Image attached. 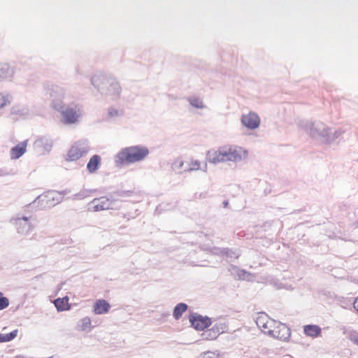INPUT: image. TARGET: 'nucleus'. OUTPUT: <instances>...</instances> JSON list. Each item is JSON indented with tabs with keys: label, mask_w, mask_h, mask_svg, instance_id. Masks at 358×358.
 <instances>
[{
	"label": "nucleus",
	"mask_w": 358,
	"mask_h": 358,
	"mask_svg": "<svg viewBox=\"0 0 358 358\" xmlns=\"http://www.w3.org/2000/svg\"><path fill=\"white\" fill-rule=\"evenodd\" d=\"M55 306L59 311L67 310L70 308L69 298H59L54 301Z\"/></svg>",
	"instance_id": "18"
},
{
	"label": "nucleus",
	"mask_w": 358,
	"mask_h": 358,
	"mask_svg": "<svg viewBox=\"0 0 358 358\" xmlns=\"http://www.w3.org/2000/svg\"><path fill=\"white\" fill-rule=\"evenodd\" d=\"M91 325V321L89 317H85L83 320V329L90 328Z\"/></svg>",
	"instance_id": "28"
},
{
	"label": "nucleus",
	"mask_w": 358,
	"mask_h": 358,
	"mask_svg": "<svg viewBox=\"0 0 358 358\" xmlns=\"http://www.w3.org/2000/svg\"><path fill=\"white\" fill-rule=\"evenodd\" d=\"M27 147V141L19 143L10 150V157L13 159H16L20 157L25 153Z\"/></svg>",
	"instance_id": "12"
},
{
	"label": "nucleus",
	"mask_w": 358,
	"mask_h": 358,
	"mask_svg": "<svg viewBox=\"0 0 358 358\" xmlns=\"http://www.w3.org/2000/svg\"><path fill=\"white\" fill-rule=\"evenodd\" d=\"M56 193L55 192H48L39 196V199L46 204L54 206L57 203L55 200Z\"/></svg>",
	"instance_id": "17"
},
{
	"label": "nucleus",
	"mask_w": 358,
	"mask_h": 358,
	"mask_svg": "<svg viewBox=\"0 0 358 358\" xmlns=\"http://www.w3.org/2000/svg\"><path fill=\"white\" fill-rule=\"evenodd\" d=\"M149 153L145 147L131 146L122 149L117 155L121 164H130L143 159Z\"/></svg>",
	"instance_id": "1"
},
{
	"label": "nucleus",
	"mask_w": 358,
	"mask_h": 358,
	"mask_svg": "<svg viewBox=\"0 0 358 358\" xmlns=\"http://www.w3.org/2000/svg\"><path fill=\"white\" fill-rule=\"evenodd\" d=\"M109 90L112 94H119L120 92V87L117 82H113L110 84V88Z\"/></svg>",
	"instance_id": "24"
},
{
	"label": "nucleus",
	"mask_w": 358,
	"mask_h": 358,
	"mask_svg": "<svg viewBox=\"0 0 358 358\" xmlns=\"http://www.w3.org/2000/svg\"><path fill=\"white\" fill-rule=\"evenodd\" d=\"M1 294H2L0 292V296H1Z\"/></svg>",
	"instance_id": "30"
},
{
	"label": "nucleus",
	"mask_w": 358,
	"mask_h": 358,
	"mask_svg": "<svg viewBox=\"0 0 358 358\" xmlns=\"http://www.w3.org/2000/svg\"><path fill=\"white\" fill-rule=\"evenodd\" d=\"M273 323V321L269 320L266 317H259L257 320V324L262 331L266 334H270L272 329L271 324Z\"/></svg>",
	"instance_id": "14"
},
{
	"label": "nucleus",
	"mask_w": 358,
	"mask_h": 358,
	"mask_svg": "<svg viewBox=\"0 0 358 358\" xmlns=\"http://www.w3.org/2000/svg\"><path fill=\"white\" fill-rule=\"evenodd\" d=\"M9 305V301L6 297H0V310L7 308Z\"/></svg>",
	"instance_id": "26"
},
{
	"label": "nucleus",
	"mask_w": 358,
	"mask_h": 358,
	"mask_svg": "<svg viewBox=\"0 0 358 358\" xmlns=\"http://www.w3.org/2000/svg\"><path fill=\"white\" fill-rule=\"evenodd\" d=\"M87 150L81 145L75 144L73 145L68 152L66 160L73 162L79 159L85 153Z\"/></svg>",
	"instance_id": "8"
},
{
	"label": "nucleus",
	"mask_w": 358,
	"mask_h": 358,
	"mask_svg": "<svg viewBox=\"0 0 358 358\" xmlns=\"http://www.w3.org/2000/svg\"><path fill=\"white\" fill-rule=\"evenodd\" d=\"M60 113L63 117V122L65 124L76 123L81 114L80 110L78 106H75V107L68 106L63 108L60 110Z\"/></svg>",
	"instance_id": "2"
},
{
	"label": "nucleus",
	"mask_w": 358,
	"mask_h": 358,
	"mask_svg": "<svg viewBox=\"0 0 358 358\" xmlns=\"http://www.w3.org/2000/svg\"><path fill=\"white\" fill-rule=\"evenodd\" d=\"M354 308L358 312V297L356 298V299L354 302Z\"/></svg>",
	"instance_id": "29"
},
{
	"label": "nucleus",
	"mask_w": 358,
	"mask_h": 358,
	"mask_svg": "<svg viewBox=\"0 0 358 358\" xmlns=\"http://www.w3.org/2000/svg\"><path fill=\"white\" fill-rule=\"evenodd\" d=\"M231 162H238L244 159L248 156V151L241 147L230 145Z\"/></svg>",
	"instance_id": "11"
},
{
	"label": "nucleus",
	"mask_w": 358,
	"mask_h": 358,
	"mask_svg": "<svg viewBox=\"0 0 358 358\" xmlns=\"http://www.w3.org/2000/svg\"><path fill=\"white\" fill-rule=\"evenodd\" d=\"M241 122L246 127L254 129L259 127L260 119L256 113L250 112L247 115H242Z\"/></svg>",
	"instance_id": "6"
},
{
	"label": "nucleus",
	"mask_w": 358,
	"mask_h": 358,
	"mask_svg": "<svg viewBox=\"0 0 358 358\" xmlns=\"http://www.w3.org/2000/svg\"><path fill=\"white\" fill-rule=\"evenodd\" d=\"M91 205L94 211H100L111 208L112 201L108 198L102 196L94 199L91 202Z\"/></svg>",
	"instance_id": "7"
},
{
	"label": "nucleus",
	"mask_w": 358,
	"mask_h": 358,
	"mask_svg": "<svg viewBox=\"0 0 358 358\" xmlns=\"http://www.w3.org/2000/svg\"><path fill=\"white\" fill-rule=\"evenodd\" d=\"M227 329V325L224 322L215 323L212 328L205 331L203 336L207 340H214Z\"/></svg>",
	"instance_id": "4"
},
{
	"label": "nucleus",
	"mask_w": 358,
	"mask_h": 358,
	"mask_svg": "<svg viewBox=\"0 0 358 358\" xmlns=\"http://www.w3.org/2000/svg\"><path fill=\"white\" fill-rule=\"evenodd\" d=\"M184 164L185 162H183L181 159H178L173 163L172 166L173 169L180 171ZM185 164L186 166L183 169L184 171H197L200 169L201 167V162L196 159H190L189 160L186 161Z\"/></svg>",
	"instance_id": "3"
},
{
	"label": "nucleus",
	"mask_w": 358,
	"mask_h": 358,
	"mask_svg": "<svg viewBox=\"0 0 358 358\" xmlns=\"http://www.w3.org/2000/svg\"><path fill=\"white\" fill-rule=\"evenodd\" d=\"M192 326L197 330H203L211 324V320L201 315H192L189 318Z\"/></svg>",
	"instance_id": "5"
},
{
	"label": "nucleus",
	"mask_w": 358,
	"mask_h": 358,
	"mask_svg": "<svg viewBox=\"0 0 358 358\" xmlns=\"http://www.w3.org/2000/svg\"><path fill=\"white\" fill-rule=\"evenodd\" d=\"M303 332L307 336L315 338L320 335L321 328L315 324H308L303 327Z\"/></svg>",
	"instance_id": "15"
},
{
	"label": "nucleus",
	"mask_w": 358,
	"mask_h": 358,
	"mask_svg": "<svg viewBox=\"0 0 358 358\" xmlns=\"http://www.w3.org/2000/svg\"><path fill=\"white\" fill-rule=\"evenodd\" d=\"M100 163H101L100 156L97 155H93L90 158V159L87 165V170L89 171V172L94 173V171H96L98 169L99 166L100 165Z\"/></svg>",
	"instance_id": "16"
},
{
	"label": "nucleus",
	"mask_w": 358,
	"mask_h": 358,
	"mask_svg": "<svg viewBox=\"0 0 358 358\" xmlns=\"http://www.w3.org/2000/svg\"><path fill=\"white\" fill-rule=\"evenodd\" d=\"M348 339L358 346V332L352 331L348 333Z\"/></svg>",
	"instance_id": "23"
},
{
	"label": "nucleus",
	"mask_w": 358,
	"mask_h": 358,
	"mask_svg": "<svg viewBox=\"0 0 358 358\" xmlns=\"http://www.w3.org/2000/svg\"><path fill=\"white\" fill-rule=\"evenodd\" d=\"M110 308V304L106 300L99 299L94 305V312L97 315L104 314L108 312Z\"/></svg>",
	"instance_id": "13"
},
{
	"label": "nucleus",
	"mask_w": 358,
	"mask_h": 358,
	"mask_svg": "<svg viewBox=\"0 0 358 358\" xmlns=\"http://www.w3.org/2000/svg\"><path fill=\"white\" fill-rule=\"evenodd\" d=\"M8 103V99L5 96L0 94V108L6 106Z\"/></svg>",
	"instance_id": "27"
},
{
	"label": "nucleus",
	"mask_w": 358,
	"mask_h": 358,
	"mask_svg": "<svg viewBox=\"0 0 358 358\" xmlns=\"http://www.w3.org/2000/svg\"><path fill=\"white\" fill-rule=\"evenodd\" d=\"M13 74V70L8 64H0V80L10 77Z\"/></svg>",
	"instance_id": "19"
},
{
	"label": "nucleus",
	"mask_w": 358,
	"mask_h": 358,
	"mask_svg": "<svg viewBox=\"0 0 358 358\" xmlns=\"http://www.w3.org/2000/svg\"><path fill=\"white\" fill-rule=\"evenodd\" d=\"M223 152L224 162L231 161V148L230 145L222 147Z\"/></svg>",
	"instance_id": "22"
},
{
	"label": "nucleus",
	"mask_w": 358,
	"mask_h": 358,
	"mask_svg": "<svg viewBox=\"0 0 358 358\" xmlns=\"http://www.w3.org/2000/svg\"><path fill=\"white\" fill-rule=\"evenodd\" d=\"M17 329L9 334H0V343L8 342L13 340L17 335Z\"/></svg>",
	"instance_id": "21"
},
{
	"label": "nucleus",
	"mask_w": 358,
	"mask_h": 358,
	"mask_svg": "<svg viewBox=\"0 0 358 358\" xmlns=\"http://www.w3.org/2000/svg\"><path fill=\"white\" fill-rule=\"evenodd\" d=\"M270 335L280 340H287L290 336L289 328L283 324H278L272 329Z\"/></svg>",
	"instance_id": "9"
},
{
	"label": "nucleus",
	"mask_w": 358,
	"mask_h": 358,
	"mask_svg": "<svg viewBox=\"0 0 358 358\" xmlns=\"http://www.w3.org/2000/svg\"><path fill=\"white\" fill-rule=\"evenodd\" d=\"M206 159L209 163L218 164L224 162L222 147L217 149H212L207 152Z\"/></svg>",
	"instance_id": "10"
},
{
	"label": "nucleus",
	"mask_w": 358,
	"mask_h": 358,
	"mask_svg": "<svg viewBox=\"0 0 358 358\" xmlns=\"http://www.w3.org/2000/svg\"><path fill=\"white\" fill-rule=\"evenodd\" d=\"M190 103L193 106L198 108L203 107V103H202L201 100L199 98L194 97V98L191 99Z\"/></svg>",
	"instance_id": "25"
},
{
	"label": "nucleus",
	"mask_w": 358,
	"mask_h": 358,
	"mask_svg": "<svg viewBox=\"0 0 358 358\" xmlns=\"http://www.w3.org/2000/svg\"><path fill=\"white\" fill-rule=\"evenodd\" d=\"M187 309V306L185 303H181L178 304L173 310V316L176 319H179L182 314Z\"/></svg>",
	"instance_id": "20"
}]
</instances>
